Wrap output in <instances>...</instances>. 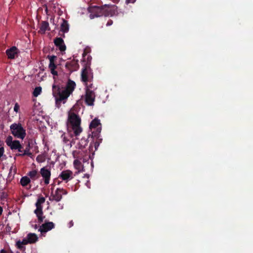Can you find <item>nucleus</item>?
Listing matches in <instances>:
<instances>
[{"instance_id": "obj_29", "label": "nucleus", "mask_w": 253, "mask_h": 253, "mask_svg": "<svg viewBox=\"0 0 253 253\" xmlns=\"http://www.w3.org/2000/svg\"><path fill=\"white\" fill-rule=\"evenodd\" d=\"M30 224L32 227L35 229H37L38 228V225L36 224V221H32L30 222Z\"/></svg>"}, {"instance_id": "obj_31", "label": "nucleus", "mask_w": 253, "mask_h": 253, "mask_svg": "<svg viewBox=\"0 0 253 253\" xmlns=\"http://www.w3.org/2000/svg\"><path fill=\"white\" fill-rule=\"evenodd\" d=\"M19 109V106L18 105V103H16L14 107V111H18Z\"/></svg>"}, {"instance_id": "obj_13", "label": "nucleus", "mask_w": 253, "mask_h": 253, "mask_svg": "<svg viewBox=\"0 0 253 253\" xmlns=\"http://www.w3.org/2000/svg\"><path fill=\"white\" fill-rule=\"evenodd\" d=\"M54 224L52 222H45L40 226L39 231L41 232L42 234L45 233L54 228Z\"/></svg>"}, {"instance_id": "obj_28", "label": "nucleus", "mask_w": 253, "mask_h": 253, "mask_svg": "<svg viewBox=\"0 0 253 253\" xmlns=\"http://www.w3.org/2000/svg\"><path fill=\"white\" fill-rule=\"evenodd\" d=\"M42 91V87L40 86L36 87L34 91H33V95L35 97L38 96Z\"/></svg>"}, {"instance_id": "obj_17", "label": "nucleus", "mask_w": 253, "mask_h": 253, "mask_svg": "<svg viewBox=\"0 0 253 253\" xmlns=\"http://www.w3.org/2000/svg\"><path fill=\"white\" fill-rule=\"evenodd\" d=\"M54 43L55 45L59 47L60 51H63L66 49V46L64 43L63 39L61 38H56L54 40Z\"/></svg>"}, {"instance_id": "obj_24", "label": "nucleus", "mask_w": 253, "mask_h": 253, "mask_svg": "<svg viewBox=\"0 0 253 253\" xmlns=\"http://www.w3.org/2000/svg\"><path fill=\"white\" fill-rule=\"evenodd\" d=\"M21 153H19L16 154L17 156H23L25 155H28L29 156H31L32 155V153L30 151V144L27 146L25 149L23 151V152H21Z\"/></svg>"}, {"instance_id": "obj_4", "label": "nucleus", "mask_w": 253, "mask_h": 253, "mask_svg": "<svg viewBox=\"0 0 253 253\" xmlns=\"http://www.w3.org/2000/svg\"><path fill=\"white\" fill-rule=\"evenodd\" d=\"M112 6L110 5H104L101 6H95L89 8V11L91 13L90 18H94L95 17L104 15L105 16L111 14Z\"/></svg>"}, {"instance_id": "obj_32", "label": "nucleus", "mask_w": 253, "mask_h": 253, "mask_svg": "<svg viewBox=\"0 0 253 253\" xmlns=\"http://www.w3.org/2000/svg\"><path fill=\"white\" fill-rule=\"evenodd\" d=\"M73 225H74V222H73V220L70 221L68 223V226L69 228L72 227Z\"/></svg>"}, {"instance_id": "obj_10", "label": "nucleus", "mask_w": 253, "mask_h": 253, "mask_svg": "<svg viewBox=\"0 0 253 253\" xmlns=\"http://www.w3.org/2000/svg\"><path fill=\"white\" fill-rule=\"evenodd\" d=\"M40 174L43 178L44 184L46 185L48 184L51 176L50 169L47 167H43L40 170Z\"/></svg>"}, {"instance_id": "obj_1", "label": "nucleus", "mask_w": 253, "mask_h": 253, "mask_svg": "<svg viewBox=\"0 0 253 253\" xmlns=\"http://www.w3.org/2000/svg\"><path fill=\"white\" fill-rule=\"evenodd\" d=\"M76 84L74 82L69 80L66 88L61 89L59 86L53 85V95L56 98L57 103L66 99L74 89Z\"/></svg>"}, {"instance_id": "obj_12", "label": "nucleus", "mask_w": 253, "mask_h": 253, "mask_svg": "<svg viewBox=\"0 0 253 253\" xmlns=\"http://www.w3.org/2000/svg\"><path fill=\"white\" fill-rule=\"evenodd\" d=\"M47 58L49 60L48 68L50 69L51 73L54 76H57L58 73L55 70V69L57 68V66L55 64V60L56 58V56L55 55H48Z\"/></svg>"}, {"instance_id": "obj_37", "label": "nucleus", "mask_w": 253, "mask_h": 253, "mask_svg": "<svg viewBox=\"0 0 253 253\" xmlns=\"http://www.w3.org/2000/svg\"><path fill=\"white\" fill-rule=\"evenodd\" d=\"M112 23V21H111V22H110H110H108V23H107V25H111Z\"/></svg>"}, {"instance_id": "obj_26", "label": "nucleus", "mask_w": 253, "mask_h": 253, "mask_svg": "<svg viewBox=\"0 0 253 253\" xmlns=\"http://www.w3.org/2000/svg\"><path fill=\"white\" fill-rule=\"evenodd\" d=\"M30 181V178L26 176L22 177L20 179V183L24 187L27 186Z\"/></svg>"}, {"instance_id": "obj_2", "label": "nucleus", "mask_w": 253, "mask_h": 253, "mask_svg": "<svg viewBox=\"0 0 253 253\" xmlns=\"http://www.w3.org/2000/svg\"><path fill=\"white\" fill-rule=\"evenodd\" d=\"M81 119L74 112H68L67 125L70 127L76 136L79 135L83 131L81 126Z\"/></svg>"}, {"instance_id": "obj_6", "label": "nucleus", "mask_w": 253, "mask_h": 253, "mask_svg": "<svg viewBox=\"0 0 253 253\" xmlns=\"http://www.w3.org/2000/svg\"><path fill=\"white\" fill-rule=\"evenodd\" d=\"M45 199L44 197H41L38 198L36 203V209L34 212L36 214L39 221L41 223L43 220L44 217L43 216L42 205L45 202Z\"/></svg>"}, {"instance_id": "obj_36", "label": "nucleus", "mask_w": 253, "mask_h": 253, "mask_svg": "<svg viewBox=\"0 0 253 253\" xmlns=\"http://www.w3.org/2000/svg\"><path fill=\"white\" fill-rule=\"evenodd\" d=\"M2 211V208L0 207V215L1 214Z\"/></svg>"}, {"instance_id": "obj_30", "label": "nucleus", "mask_w": 253, "mask_h": 253, "mask_svg": "<svg viewBox=\"0 0 253 253\" xmlns=\"http://www.w3.org/2000/svg\"><path fill=\"white\" fill-rule=\"evenodd\" d=\"M85 83L86 88V89H90V88H93V84H87V82Z\"/></svg>"}, {"instance_id": "obj_15", "label": "nucleus", "mask_w": 253, "mask_h": 253, "mask_svg": "<svg viewBox=\"0 0 253 253\" xmlns=\"http://www.w3.org/2000/svg\"><path fill=\"white\" fill-rule=\"evenodd\" d=\"M19 51L16 46H12L6 50V54L9 59H14L17 57Z\"/></svg>"}, {"instance_id": "obj_11", "label": "nucleus", "mask_w": 253, "mask_h": 253, "mask_svg": "<svg viewBox=\"0 0 253 253\" xmlns=\"http://www.w3.org/2000/svg\"><path fill=\"white\" fill-rule=\"evenodd\" d=\"M59 178L63 181L67 182L74 178L73 172L70 170H63L59 175Z\"/></svg>"}, {"instance_id": "obj_25", "label": "nucleus", "mask_w": 253, "mask_h": 253, "mask_svg": "<svg viewBox=\"0 0 253 253\" xmlns=\"http://www.w3.org/2000/svg\"><path fill=\"white\" fill-rule=\"evenodd\" d=\"M76 159L74 161V166L76 169L80 171L83 169V166L81 162L79 160L81 159L75 158Z\"/></svg>"}, {"instance_id": "obj_9", "label": "nucleus", "mask_w": 253, "mask_h": 253, "mask_svg": "<svg viewBox=\"0 0 253 253\" xmlns=\"http://www.w3.org/2000/svg\"><path fill=\"white\" fill-rule=\"evenodd\" d=\"M67 194V191L63 188H57L54 193H53L50 198V201L59 202L62 198L63 195Z\"/></svg>"}, {"instance_id": "obj_5", "label": "nucleus", "mask_w": 253, "mask_h": 253, "mask_svg": "<svg viewBox=\"0 0 253 253\" xmlns=\"http://www.w3.org/2000/svg\"><path fill=\"white\" fill-rule=\"evenodd\" d=\"M11 133L16 138L23 139L26 136V130L20 124H13L10 126Z\"/></svg>"}, {"instance_id": "obj_8", "label": "nucleus", "mask_w": 253, "mask_h": 253, "mask_svg": "<svg viewBox=\"0 0 253 253\" xmlns=\"http://www.w3.org/2000/svg\"><path fill=\"white\" fill-rule=\"evenodd\" d=\"M5 142L12 150H17L19 152H23L22 146L18 140H13L11 136H8L5 140Z\"/></svg>"}, {"instance_id": "obj_22", "label": "nucleus", "mask_w": 253, "mask_h": 253, "mask_svg": "<svg viewBox=\"0 0 253 253\" xmlns=\"http://www.w3.org/2000/svg\"><path fill=\"white\" fill-rule=\"evenodd\" d=\"M28 244V243L27 241V239L26 238H25L22 241H17L16 243V246L17 248L22 250L24 248V246Z\"/></svg>"}, {"instance_id": "obj_23", "label": "nucleus", "mask_w": 253, "mask_h": 253, "mask_svg": "<svg viewBox=\"0 0 253 253\" xmlns=\"http://www.w3.org/2000/svg\"><path fill=\"white\" fill-rule=\"evenodd\" d=\"M100 120L97 118H95L90 123L89 127L90 129L95 128L99 126H100Z\"/></svg>"}, {"instance_id": "obj_14", "label": "nucleus", "mask_w": 253, "mask_h": 253, "mask_svg": "<svg viewBox=\"0 0 253 253\" xmlns=\"http://www.w3.org/2000/svg\"><path fill=\"white\" fill-rule=\"evenodd\" d=\"M95 93L90 89H86L85 102L89 105H92L95 99Z\"/></svg>"}, {"instance_id": "obj_19", "label": "nucleus", "mask_w": 253, "mask_h": 253, "mask_svg": "<svg viewBox=\"0 0 253 253\" xmlns=\"http://www.w3.org/2000/svg\"><path fill=\"white\" fill-rule=\"evenodd\" d=\"M28 244H33L36 243L38 240V237L35 233H29L26 237Z\"/></svg>"}, {"instance_id": "obj_38", "label": "nucleus", "mask_w": 253, "mask_h": 253, "mask_svg": "<svg viewBox=\"0 0 253 253\" xmlns=\"http://www.w3.org/2000/svg\"><path fill=\"white\" fill-rule=\"evenodd\" d=\"M98 129H99V131L100 132V130H101V127H99Z\"/></svg>"}, {"instance_id": "obj_33", "label": "nucleus", "mask_w": 253, "mask_h": 253, "mask_svg": "<svg viewBox=\"0 0 253 253\" xmlns=\"http://www.w3.org/2000/svg\"><path fill=\"white\" fill-rule=\"evenodd\" d=\"M0 253H12L11 252L6 251L4 249H2L0 251Z\"/></svg>"}, {"instance_id": "obj_21", "label": "nucleus", "mask_w": 253, "mask_h": 253, "mask_svg": "<svg viewBox=\"0 0 253 253\" xmlns=\"http://www.w3.org/2000/svg\"><path fill=\"white\" fill-rule=\"evenodd\" d=\"M62 23L60 26V30L63 33L67 32L69 30V24L67 21L62 19Z\"/></svg>"}, {"instance_id": "obj_7", "label": "nucleus", "mask_w": 253, "mask_h": 253, "mask_svg": "<svg viewBox=\"0 0 253 253\" xmlns=\"http://www.w3.org/2000/svg\"><path fill=\"white\" fill-rule=\"evenodd\" d=\"M82 81L84 83L90 82L93 78V73L90 64L86 63L83 69L81 74Z\"/></svg>"}, {"instance_id": "obj_34", "label": "nucleus", "mask_w": 253, "mask_h": 253, "mask_svg": "<svg viewBox=\"0 0 253 253\" xmlns=\"http://www.w3.org/2000/svg\"><path fill=\"white\" fill-rule=\"evenodd\" d=\"M3 148L2 147L1 148H0V157H1V156L2 155L3 153Z\"/></svg>"}, {"instance_id": "obj_16", "label": "nucleus", "mask_w": 253, "mask_h": 253, "mask_svg": "<svg viewBox=\"0 0 253 253\" xmlns=\"http://www.w3.org/2000/svg\"><path fill=\"white\" fill-rule=\"evenodd\" d=\"M61 138L64 143L66 145L69 146L70 148H71L73 144H75V141H74V139H73L71 141V137L70 135H66L65 133H63L61 135Z\"/></svg>"}, {"instance_id": "obj_20", "label": "nucleus", "mask_w": 253, "mask_h": 253, "mask_svg": "<svg viewBox=\"0 0 253 253\" xmlns=\"http://www.w3.org/2000/svg\"><path fill=\"white\" fill-rule=\"evenodd\" d=\"M27 174L29 178L32 180H36L38 179L40 177V174H39L38 171L35 169L30 171Z\"/></svg>"}, {"instance_id": "obj_35", "label": "nucleus", "mask_w": 253, "mask_h": 253, "mask_svg": "<svg viewBox=\"0 0 253 253\" xmlns=\"http://www.w3.org/2000/svg\"><path fill=\"white\" fill-rule=\"evenodd\" d=\"M136 0H127V2L128 3H134Z\"/></svg>"}, {"instance_id": "obj_18", "label": "nucleus", "mask_w": 253, "mask_h": 253, "mask_svg": "<svg viewBox=\"0 0 253 253\" xmlns=\"http://www.w3.org/2000/svg\"><path fill=\"white\" fill-rule=\"evenodd\" d=\"M50 30L49 23L47 21H42L40 24V30L38 31V33L41 34H44L46 31H49Z\"/></svg>"}, {"instance_id": "obj_3", "label": "nucleus", "mask_w": 253, "mask_h": 253, "mask_svg": "<svg viewBox=\"0 0 253 253\" xmlns=\"http://www.w3.org/2000/svg\"><path fill=\"white\" fill-rule=\"evenodd\" d=\"M76 149L73 151L72 154L74 158L82 159L87 153L86 147L88 144L87 139L82 138L79 140L75 139Z\"/></svg>"}, {"instance_id": "obj_27", "label": "nucleus", "mask_w": 253, "mask_h": 253, "mask_svg": "<svg viewBox=\"0 0 253 253\" xmlns=\"http://www.w3.org/2000/svg\"><path fill=\"white\" fill-rule=\"evenodd\" d=\"M66 66H71L72 69L76 70L78 68L79 65L77 61L72 60L70 62H67L66 63Z\"/></svg>"}]
</instances>
